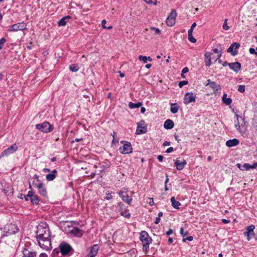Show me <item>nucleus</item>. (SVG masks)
I'll list each match as a JSON object with an SVG mask.
<instances>
[{
    "mask_svg": "<svg viewBox=\"0 0 257 257\" xmlns=\"http://www.w3.org/2000/svg\"><path fill=\"white\" fill-rule=\"evenodd\" d=\"M51 232L46 222H41L37 226L36 238L39 245L43 249L50 250L52 248Z\"/></svg>",
    "mask_w": 257,
    "mask_h": 257,
    "instance_id": "f257e3e1",
    "label": "nucleus"
},
{
    "mask_svg": "<svg viewBox=\"0 0 257 257\" xmlns=\"http://www.w3.org/2000/svg\"><path fill=\"white\" fill-rule=\"evenodd\" d=\"M235 118L236 120L234 121V125L236 130L242 135L245 134L247 130V122L245 121L244 116H241L237 114H235Z\"/></svg>",
    "mask_w": 257,
    "mask_h": 257,
    "instance_id": "f03ea898",
    "label": "nucleus"
},
{
    "mask_svg": "<svg viewBox=\"0 0 257 257\" xmlns=\"http://www.w3.org/2000/svg\"><path fill=\"white\" fill-rule=\"evenodd\" d=\"M139 238L143 243V250L146 253L149 250V245L152 242V239L148 232L144 230L141 232Z\"/></svg>",
    "mask_w": 257,
    "mask_h": 257,
    "instance_id": "7ed1b4c3",
    "label": "nucleus"
},
{
    "mask_svg": "<svg viewBox=\"0 0 257 257\" xmlns=\"http://www.w3.org/2000/svg\"><path fill=\"white\" fill-rule=\"evenodd\" d=\"M59 247L62 256H69L74 252V250L72 247L68 243L65 241L61 242Z\"/></svg>",
    "mask_w": 257,
    "mask_h": 257,
    "instance_id": "20e7f679",
    "label": "nucleus"
},
{
    "mask_svg": "<svg viewBox=\"0 0 257 257\" xmlns=\"http://www.w3.org/2000/svg\"><path fill=\"white\" fill-rule=\"evenodd\" d=\"M35 126L36 129L44 133H50L52 132L54 128V125L50 124V123L47 121L37 124Z\"/></svg>",
    "mask_w": 257,
    "mask_h": 257,
    "instance_id": "39448f33",
    "label": "nucleus"
},
{
    "mask_svg": "<svg viewBox=\"0 0 257 257\" xmlns=\"http://www.w3.org/2000/svg\"><path fill=\"white\" fill-rule=\"evenodd\" d=\"M19 231V228L16 224L12 223L7 224L4 227L5 234L3 235L2 237L15 234L18 232Z\"/></svg>",
    "mask_w": 257,
    "mask_h": 257,
    "instance_id": "423d86ee",
    "label": "nucleus"
},
{
    "mask_svg": "<svg viewBox=\"0 0 257 257\" xmlns=\"http://www.w3.org/2000/svg\"><path fill=\"white\" fill-rule=\"evenodd\" d=\"M128 189L123 187L119 191L118 195L123 202L131 205L133 199L130 196H128Z\"/></svg>",
    "mask_w": 257,
    "mask_h": 257,
    "instance_id": "0eeeda50",
    "label": "nucleus"
},
{
    "mask_svg": "<svg viewBox=\"0 0 257 257\" xmlns=\"http://www.w3.org/2000/svg\"><path fill=\"white\" fill-rule=\"evenodd\" d=\"M120 143L123 144L122 147H120L118 150L122 154H129L133 152V148L130 142L121 141Z\"/></svg>",
    "mask_w": 257,
    "mask_h": 257,
    "instance_id": "6e6552de",
    "label": "nucleus"
},
{
    "mask_svg": "<svg viewBox=\"0 0 257 257\" xmlns=\"http://www.w3.org/2000/svg\"><path fill=\"white\" fill-rule=\"evenodd\" d=\"M32 185L34 187L37 188L38 193L40 195L43 197H46L47 196V191L44 183L43 182L37 183L35 181H33Z\"/></svg>",
    "mask_w": 257,
    "mask_h": 257,
    "instance_id": "1a4fd4ad",
    "label": "nucleus"
},
{
    "mask_svg": "<svg viewBox=\"0 0 257 257\" xmlns=\"http://www.w3.org/2000/svg\"><path fill=\"white\" fill-rule=\"evenodd\" d=\"M27 25L24 22L18 23L9 26L8 31L17 32L18 31H23L26 29Z\"/></svg>",
    "mask_w": 257,
    "mask_h": 257,
    "instance_id": "9d476101",
    "label": "nucleus"
},
{
    "mask_svg": "<svg viewBox=\"0 0 257 257\" xmlns=\"http://www.w3.org/2000/svg\"><path fill=\"white\" fill-rule=\"evenodd\" d=\"M18 147L16 144H14L7 149L3 151L0 154V159L4 157H8L17 151Z\"/></svg>",
    "mask_w": 257,
    "mask_h": 257,
    "instance_id": "9b49d317",
    "label": "nucleus"
},
{
    "mask_svg": "<svg viewBox=\"0 0 257 257\" xmlns=\"http://www.w3.org/2000/svg\"><path fill=\"white\" fill-rule=\"evenodd\" d=\"M22 257H37V252L30 246L25 245L22 250Z\"/></svg>",
    "mask_w": 257,
    "mask_h": 257,
    "instance_id": "f8f14e48",
    "label": "nucleus"
},
{
    "mask_svg": "<svg viewBox=\"0 0 257 257\" xmlns=\"http://www.w3.org/2000/svg\"><path fill=\"white\" fill-rule=\"evenodd\" d=\"M147 132V127L145 125V121L142 119L137 123V127L136 131V134L141 135L146 133Z\"/></svg>",
    "mask_w": 257,
    "mask_h": 257,
    "instance_id": "ddd939ff",
    "label": "nucleus"
},
{
    "mask_svg": "<svg viewBox=\"0 0 257 257\" xmlns=\"http://www.w3.org/2000/svg\"><path fill=\"white\" fill-rule=\"evenodd\" d=\"M176 16L177 13L176 10H173L166 19V23L167 26L172 27L175 25Z\"/></svg>",
    "mask_w": 257,
    "mask_h": 257,
    "instance_id": "4468645a",
    "label": "nucleus"
},
{
    "mask_svg": "<svg viewBox=\"0 0 257 257\" xmlns=\"http://www.w3.org/2000/svg\"><path fill=\"white\" fill-rule=\"evenodd\" d=\"M117 207L119 208V211L121 216L126 218L131 217V214L129 213L128 210L125 208L124 205L122 202L118 203Z\"/></svg>",
    "mask_w": 257,
    "mask_h": 257,
    "instance_id": "2eb2a0df",
    "label": "nucleus"
},
{
    "mask_svg": "<svg viewBox=\"0 0 257 257\" xmlns=\"http://www.w3.org/2000/svg\"><path fill=\"white\" fill-rule=\"evenodd\" d=\"M227 65H228L229 68L236 73L238 72L241 69V64L238 62L233 63H227V62H225L223 64V66H226Z\"/></svg>",
    "mask_w": 257,
    "mask_h": 257,
    "instance_id": "dca6fc26",
    "label": "nucleus"
},
{
    "mask_svg": "<svg viewBox=\"0 0 257 257\" xmlns=\"http://www.w3.org/2000/svg\"><path fill=\"white\" fill-rule=\"evenodd\" d=\"M196 96L192 92H187L184 97V103L186 105L191 102H195Z\"/></svg>",
    "mask_w": 257,
    "mask_h": 257,
    "instance_id": "f3484780",
    "label": "nucleus"
},
{
    "mask_svg": "<svg viewBox=\"0 0 257 257\" xmlns=\"http://www.w3.org/2000/svg\"><path fill=\"white\" fill-rule=\"evenodd\" d=\"M239 47L240 44L239 43L236 42L233 43L227 49V52L230 53L232 56H235L237 54V49Z\"/></svg>",
    "mask_w": 257,
    "mask_h": 257,
    "instance_id": "a211bd4d",
    "label": "nucleus"
},
{
    "mask_svg": "<svg viewBox=\"0 0 257 257\" xmlns=\"http://www.w3.org/2000/svg\"><path fill=\"white\" fill-rule=\"evenodd\" d=\"M99 249V245L97 244H95L91 246L89 248V252L87 255L88 257H95Z\"/></svg>",
    "mask_w": 257,
    "mask_h": 257,
    "instance_id": "6ab92c4d",
    "label": "nucleus"
},
{
    "mask_svg": "<svg viewBox=\"0 0 257 257\" xmlns=\"http://www.w3.org/2000/svg\"><path fill=\"white\" fill-rule=\"evenodd\" d=\"M70 232L74 236L81 237L83 235V231L78 227H73Z\"/></svg>",
    "mask_w": 257,
    "mask_h": 257,
    "instance_id": "aec40b11",
    "label": "nucleus"
},
{
    "mask_svg": "<svg viewBox=\"0 0 257 257\" xmlns=\"http://www.w3.org/2000/svg\"><path fill=\"white\" fill-rule=\"evenodd\" d=\"M57 170L56 169H54L51 173L46 175V179L48 181H53L56 177L57 175Z\"/></svg>",
    "mask_w": 257,
    "mask_h": 257,
    "instance_id": "412c9836",
    "label": "nucleus"
},
{
    "mask_svg": "<svg viewBox=\"0 0 257 257\" xmlns=\"http://www.w3.org/2000/svg\"><path fill=\"white\" fill-rule=\"evenodd\" d=\"M255 226L253 225H251L247 226L246 228V231L243 233L244 236H248L250 235L253 236L254 235V229Z\"/></svg>",
    "mask_w": 257,
    "mask_h": 257,
    "instance_id": "4be33fe9",
    "label": "nucleus"
},
{
    "mask_svg": "<svg viewBox=\"0 0 257 257\" xmlns=\"http://www.w3.org/2000/svg\"><path fill=\"white\" fill-rule=\"evenodd\" d=\"M186 163V161L185 160H183L181 162H180L178 160H176L175 162V165L176 167V169L180 171L184 168Z\"/></svg>",
    "mask_w": 257,
    "mask_h": 257,
    "instance_id": "5701e85b",
    "label": "nucleus"
},
{
    "mask_svg": "<svg viewBox=\"0 0 257 257\" xmlns=\"http://www.w3.org/2000/svg\"><path fill=\"white\" fill-rule=\"evenodd\" d=\"M213 54L212 53H208V52H206L204 54V57H205V59H204V61H205V65L207 67H209L211 65V55H212Z\"/></svg>",
    "mask_w": 257,
    "mask_h": 257,
    "instance_id": "b1692460",
    "label": "nucleus"
},
{
    "mask_svg": "<svg viewBox=\"0 0 257 257\" xmlns=\"http://www.w3.org/2000/svg\"><path fill=\"white\" fill-rule=\"evenodd\" d=\"M239 143V141L237 139H233L232 140H229L226 141V145L228 147H232L238 145Z\"/></svg>",
    "mask_w": 257,
    "mask_h": 257,
    "instance_id": "393cba45",
    "label": "nucleus"
},
{
    "mask_svg": "<svg viewBox=\"0 0 257 257\" xmlns=\"http://www.w3.org/2000/svg\"><path fill=\"white\" fill-rule=\"evenodd\" d=\"M174 126V122L172 120L167 119L164 123V127L166 129L169 130L172 128Z\"/></svg>",
    "mask_w": 257,
    "mask_h": 257,
    "instance_id": "a878e982",
    "label": "nucleus"
},
{
    "mask_svg": "<svg viewBox=\"0 0 257 257\" xmlns=\"http://www.w3.org/2000/svg\"><path fill=\"white\" fill-rule=\"evenodd\" d=\"M70 18L71 17L70 16H66L65 17H63L58 22V26L60 27L65 26L67 24V21L69 20Z\"/></svg>",
    "mask_w": 257,
    "mask_h": 257,
    "instance_id": "bb28decb",
    "label": "nucleus"
},
{
    "mask_svg": "<svg viewBox=\"0 0 257 257\" xmlns=\"http://www.w3.org/2000/svg\"><path fill=\"white\" fill-rule=\"evenodd\" d=\"M171 205L173 208L175 209H179V206L181 205L180 202L176 201L175 197H172L171 198Z\"/></svg>",
    "mask_w": 257,
    "mask_h": 257,
    "instance_id": "cd10ccee",
    "label": "nucleus"
},
{
    "mask_svg": "<svg viewBox=\"0 0 257 257\" xmlns=\"http://www.w3.org/2000/svg\"><path fill=\"white\" fill-rule=\"evenodd\" d=\"M179 106L177 103H173L171 104L170 111L173 113H176L179 110Z\"/></svg>",
    "mask_w": 257,
    "mask_h": 257,
    "instance_id": "c85d7f7f",
    "label": "nucleus"
},
{
    "mask_svg": "<svg viewBox=\"0 0 257 257\" xmlns=\"http://www.w3.org/2000/svg\"><path fill=\"white\" fill-rule=\"evenodd\" d=\"M242 167L244 168L245 170H248L250 169H255L257 168V162L254 163L252 165H249L248 163H245Z\"/></svg>",
    "mask_w": 257,
    "mask_h": 257,
    "instance_id": "c756f323",
    "label": "nucleus"
},
{
    "mask_svg": "<svg viewBox=\"0 0 257 257\" xmlns=\"http://www.w3.org/2000/svg\"><path fill=\"white\" fill-rule=\"evenodd\" d=\"M31 202L33 205H38L40 202V199L37 195H35L33 192V195L31 198Z\"/></svg>",
    "mask_w": 257,
    "mask_h": 257,
    "instance_id": "7c9ffc66",
    "label": "nucleus"
},
{
    "mask_svg": "<svg viewBox=\"0 0 257 257\" xmlns=\"http://www.w3.org/2000/svg\"><path fill=\"white\" fill-rule=\"evenodd\" d=\"M210 87H211L215 92L221 89L220 86L219 84H217L216 82L213 81L212 82L210 83L209 85Z\"/></svg>",
    "mask_w": 257,
    "mask_h": 257,
    "instance_id": "2f4dec72",
    "label": "nucleus"
},
{
    "mask_svg": "<svg viewBox=\"0 0 257 257\" xmlns=\"http://www.w3.org/2000/svg\"><path fill=\"white\" fill-rule=\"evenodd\" d=\"M226 96H227V94L225 93L224 94L222 97V99L223 102L224 104H225L226 105H229L231 104V103L232 102V100H231V98H230V97L227 98Z\"/></svg>",
    "mask_w": 257,
    "mask_h": 257,
    "instance_id": "473e14b6",
    "label": "nucleus"
},
{
    "mask_svg": "<svg viewBox=\"0 0 257 257\" xmlns=\"http://www.w3.org/2000/svg\"><path fill=\"white\" fill-rule=\"evenodd\" d=\"M138 59L145 63H147L148 61L150 62L152 61V59L151 57L144 56L143 55H140L138 57Z\"/></svg>",
    "mask_w": 257,
    "mask_h": 257,
    "instance_id": "72a5a7b5",
    "label": "nucleus"
},
{
    "mask_svg": "<svg viewBox=\"0 0 257 257\" xmlns=\"http://www.w3.org/2000/svg\"><path fill=\"white\" fill-rule=\"evenodd\" d=\"M143 105L142 102H138L136 103H133L130 102L128 104V106L131 108H139Z\"/></svg>",
    "mask_w": 257,
    "mask_h": 257,
    "instance_id": "f704fd0d",
    "label": "nucleus"
},
{
    "mask_svg": "<svg viewBox=\"0 0 257 257\" xmlns=\"http://www.w3.org/2000/svg\"><path fill=\"white\" fill-rule=\"evenodd\" d=\"M61 254V251L59 250V247L56 248L53 250L51 253V257H60L59 255Z\"/></svg>",
    "mask_w": 257,
    "mask_h": 257,
    "instance_id": "c9c22d12",
    "label": "nucleus"
},
{
    "mask_svg": "<svg viewBox=\"0 0 257 257\" xmlns=\"http://www.w3.org/2000/svg\"><path fill=\"white\" fill-rule=\"evenodd\" d=\"M69 69L71 71L76 72L79 69L78 64H73L69 66Z\"/></svg>",
    "mask_w": 257,
    "mask_h": 257,
    "instance_id": "e433bc0d",
    "label": "nucleus"
},
{
    "mask_svg": "<svg viewBox=\"0 0 257 257\" xmlns=\"http://www.w3.org/2000/svg\"><path fill=\"white\" fill-rule=\"evenodd\" d=\"M112 193H114L112 192H110L109 191H108L106 192V196L104 197V199L106 200H110L113 198V196L111 195Z\"/></svg>",
    "mask_w": 257,
    "mask_h": 257,
    "instance_id": "4c0bfd02",
    "label": "nucleus"
},
{
    "mask_svg": "<svg viewBox=\"0 0 257 257\" xmlns=\"http://www.w3.org/2000/svg\"><path fill=\"white\" fill-rule=\"evenodd\" d=\"M150 30L154 32V34L155 35H159L161 34V31L158 28L154 27H152L150 28Z\"/></svg>",
    "mask_w": 257,
    "mask_h": 257,
    "instance_id": "58836bf2",
    "label": "nucleus"
},
{
    "mask_svg": "<svg viewBox=\"0 0 257 257\" xmlns=\"http://www.w3.org/2000/svg\"><path fill=\"white\" fill-rule=\"evenodd\" d=\"M33 195V191H29L28 192V193L27 195L25 196V198L26 201H28L29 200H31V197Z\"/></svg>",
    "mask_w": 257,
    "mask_h": 257,
    "instance_id": "ea45409f",
    "label": "nucleus"
},
{
    "mask_svg": "<svg viewBox=\"0 0 257 257\" xmlns=\"http://www.w3.org/2000/svg\"><path fill=\"white\" fill-rule=\"evenodd\" d=\"M228 20L227 19H225L224 23L222 26V28L225 30H228L229 29L230 27L228 26L227 24Z\"/></svg>",
    "mask_w": 257,
    "mask_h": 257,
    "instance_id": "a19ab883",
    "label": "nucleus"
},
{
    "mask_svg": "<svg viewBox=\"0 0 257 257\" xmlns=\"http://www.w3.org/2000/svg\"><path fill=\"white\" fill-rule=\"evenodd\" d=\"M252 125L253 128L257 131V117L254 118L252 119Z\"/></svg>",
    "mask_w": 257,
    "mask_h": 257,
    "instance_id": "79ce46f5",
    "label": "nucleus"
},
{
    "mask_svg": "<svg viewBox=\"0 0 257 257\" xmlns=\"http://www.w3.org/2000/svg\"><path fill=\"white\" fill-rule=\"evenodd\" d=\"M245 86L244 85H240L238 87V91L241 93H243L245 91Z\"/></svg>",
    "mask_w": 257,
    "mask_h": 257,
    "instance_id": "37998d69",
    "label": "nucleus"
},
{
    "mask_svg": "<svg viewBox=\"0 0 257 257\" xmlns=\"http://www.w3.org/2000/svg\"><path fill=\"white\" fill-rule=\"evenodd\" d=\"M116 135V132H113V135H112L113 140L112 141V143L113 144L117 143L118 142V139H116L115 138Z\"/></svg>",
    "mask_w": 257,
    "mask_h": 257,
    "instance_id": "c03bdc74",
    "label": "nucleus"
},
{
    "mask_svg": "<svg viewBox=\"0 0 257 257\" xmlns=\"http://www.w3.org/2000/svg\"><path fill=\"white\" fill-rule=\"evenodd\" d=\"M180 234L181 235V236L183 237L186 236L188 234V231H186V232L184 231V229L183 227H181L180 230Z\"/></svg>",
    "mask_w": 257,
    "mask_h": 257,
    "instance_id": "a18cd8bd",
    "label": "nucleus"
},
{
    "mask_svg": "<svg viewBox=\"0 0 257 257\" xmlns=\"http://www.w3.org/2000/svg\"><path fill=\"white\" fill-rule=\"evenodd\" d=\"M6 42V39L5 38H2L0 39V50H1L4 44Z\"/></svg>",
    "mask_w": 257,
    "mask_h": 257,
    "instance_id": "49530a36",
    "label": "nucleus"
},
{
    "mask_svg": "<svg viewBox=\"0 0 257 257\" xmlns=\"http://www.w3.org/2000/svg\"><path fill=\"white\" fill-rule=\"evenodd\" d=\"M188 83V81H186V80H184V81H180L179 83V87L181 88L184 85H186Z\"/></svg>",
    "mask_w": 257,
    "mask_h": 257,
    "instance_id": "de8ad7c7",
    "label": "nucleus"
},
{
    "mask_svg": "<svg viewBox=\"0 0 257 257\" xmlns=\"http://www.w3.org/2000/svg\"><path fill=\"white\" fill-rule=\"evenodd\" d=\"M193 237L192 236H189L186 238L184 237L182 239V241H183V242H185L187 240L191 241L193 240Z\"/></svg>",
    "mask_w": 257,
    "mask_h": 257,
    "instance_id": "09e8293b",
    "label": "nucleus"
},
{
    "mask_svg": "<svg viewBox=\"0 0 257 257\" xmlns=\"http://www.w3.org/2000/svg\"><path fill=\"white\" fill-rule=\"evenodd\" d=\"M189 71V69L187 68V67H184L182 70V72H181V76L183 78H185V76H183V75L187 73Z\"/></svg>",
    "mask_w": 257,
    "mask_h": 257,
    "instance_id": "8fccbe9b",
    "label": "nucleus"
},
{
    "mask_svg": "<svg viewBox=\"0 0 257 257\" xmlns=\"http://www.w3.org/2000/svg\"><path fill=\"white\" fill-rule=\"evenodd\" d=\"M188 40L192 43H195L196 42V40L193 37L192 35H188Z\"/></svg>",
    "mask_w": 257,
    "mask_h": 257,
    "instance_id": "3c124183",
    "label": "nucleus"
},
{
    "mask_svg": "<svg viewBox=\"0 0 257 257\" xmlns=\"http://www.w3.org/2000/svg\"><path fill=\"white\" fill-rule=\"evenodd\" d=\"M249 52L251 54H255L256 56H257V52L255 51V50L254 48H249Z\"/></svg>",
    "mask_w": 257,
    "mask_h": 257,
    "instance_id": "603ef678",
    "label": "nucleus"
},
{
    "mask_svg": "<svg viewBox=\"0 0 257 257\" xmlns=\"http://www.w3.org/2000/svg\"><path fill=\"white\" fill-rule=\"evenodd\" d=\"M34 179L37 180L38 183L42 182L39 178V176L37 174H35L33 178Z\"/></svg>",
    "mask_w": 257,
    "mask_h": 257,
    "instance_id": "864d4df0",
    "label": "nucleus"
},
{
    "mask_svg": "<svg viewBox=\"0 0 257 257\" xmlns=\"http://www.w3.org/2000/svg\"><path fill=\"white\" fill-rule=\"evenodd\" d=\"M174 151V149L173 147L168 148L165 151L166 153H170Z\"/></svg>",
    "mask_w": 257,
    "mask_h": 257,
    "instance_id": "5fc2aeb1",
    "label": "nucleus"
},
{
    "mask_svg": "<svg viewBox=\"0 0 257 257\" xmlns=\"http://www.w3.org/2000/svg\"><path fill=\"white\" fill-rule=\"evenodd\" d=\"M221 56V54L220 53L218 55V57L215 60V61H216L217 60L219 63H222V60L219 59Z\"/></svg>",
    "mask_w": 257,
    "mask_h": 257,
    "instance_id": "6e6d98bb",
    "label": "nucleus"
},
{
    "mask_svg": "<svg viewBox=\"0 0 257 257\" xmlns=\"http://www.w3.org/2000/svg\"><path fill=\"white\" fill-rule=\"evenodd\" d=\"M160 220H161L160 218V217H156V218H155V221H154V223H155L156 224H158L160 222Z\"/></svg>",
    "mask_w": 257,
    "mask_h": 257,
    "instance_id": "4d7b16f0",
    "label": "nucleus"
},
{
    "mask_svg": "<svg viewBox=\"0 0 257 257\" xmlns=\"http://www.w3.org/2000/svg\"><path fill=\"white\" fill-rule=\"evenodd\" d=\"M106 23V21L105 20H103L101 22V25H102V27L103 28H105V24Z\"/></svg>",
    "mask_w": 257,
    "mask_h": 257,
    "instance_id": "13d9d810",
    "label": "nucleus"
},
{
    "mask_svg": "<svg viewBox=\"0 0 257 257\" xmlns=\"http://www.w3.org/2000/svg\"><path fill=\"white\" fill-rule=\"evenodd\" d=\"M149 199H150V202H149V205H150V206H153V205H154V199H153V198H150Z\"/></svg>",
    "mask_w": 257,
    "mask_h": 257,
    "instance_id": "bf43d9fd",
    "label": "nucleus"
},
{
    "mask_svg": "<svg viewBox=\"0 0 257 257\" xmlns=\"http://www.w3.org/2000/svg\"><path fill=\"white\" fill-rule=\"evenodd\" d=\"M172 233H173V230L172 229H169L168 230V231H167L166 232V234L167 235L169 236V235H171V234H172Z\"/></svg>",
    "mask_w": 257,
    "mask_h": 257,
    "instance_id": "052dcab7",
    "label": "nucleus"
},
{
    "mask_svg": "<svg viewBox=\"0 0 257 257\" xmlns=\"http://www.w3.org/2000/svg\"><path fill=\"white\" fill-rule=\"evenodd\" d=\"M157 158L159 162H162L163 160L164 157L162 155H159Z\"/></svg>",
    "mask_w": 257,
    "mask_h": 257,
    "instance_id": "680f3d73",
    "label": "nucleus"
},
{
    "mask_svg": "<svg viewBox=\"0 0 257 257\" xmlns=\"http://www.w3.org/2000/svg\"><path fill=\"white\" fill-rule=\"evenodd\" d=\"M163 145L164 146H169L170 145V142H168V141H165L164 142Z\"/></svg>",
    "mask_w": 257,
    "mask_h": 257,
    "instance_id": "e2e57ef3",
    "label": "nucleus"
},
{
    "mask_svg": "<svg viewBox=\"0 0 257 257\" xmlns=\"http://www.w3.org/2000/svg\"><path fill=\"white\" fill-rule=\"evenodd\" d=\"M43 171L44 172V173H46V172H50V169H49V168H45L43 169Z\"/></svg>",
    "mask_w": 257,
    "mask_h": 257,
    "instance_id": "0e129e2a",
    "label": "nucleus"
},
{
    "mask_svg": "<svg viewBox=\"0 0 257 257\" xmlns=\"http://www.w3.org/2000/svg\"><path fill=\"white\" fill-rule=\"evenodd\" d=\"M222 222L223 223L227 224V223H229L230 222V220H227V219H222Z\"/></svg>",
    "mask_w": 257,
    "mask_h": 257,
    "instance_id": "69168bd1",
    "label": "nucleus"
},
{
    "mask_svg": "<svg viewBox=\"0 0 257 257\" xmlns=\"http://www.w3.org/2000/svg\"><path fill=\"white\" fill-rule=\"evenodd\" d=\"M193 31V29L190 28V29L188 31V35H192Z\"/></svg>",
    "mask_w": 257,
    "mask_h": 257,
    "instance_id": "338daca9",
    "label": "nucleus"
},
{
    "mask_svg": "<svg viewBox=\"0 0 257 257\" xmlns=\"http://www.w3.org/2000/svg\"><path fill=\"white\" fill-rule=\"evenodd\" d=\"M39 257H48V255L46 253H41L40 254Z\"/></svg>",
    "mask_w": 257,
    "mask_h": 257,
    "instance_id": "774afa93",
    "label": "nucleus"
}]
</instances>
